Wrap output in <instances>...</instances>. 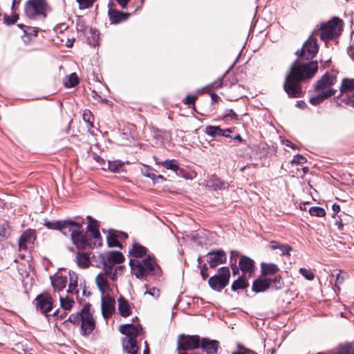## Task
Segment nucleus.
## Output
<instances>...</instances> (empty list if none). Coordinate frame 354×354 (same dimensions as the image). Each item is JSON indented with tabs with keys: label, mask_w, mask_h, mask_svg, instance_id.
<instances>
[{
	"label": "nucleus",
	"mask_w": 354,
	"mask_h": 354,
	"mask_svg": "<svg viewBox=\"0 0 354 354\" xmlns=\"http://www.w3.org/2000/svg\"><path fill=\"white\" fill-rule=\"evenodd\" d=\"M316 33L317 31L314 30L308 40L304 42L301 50L297 51L296 54L299 59L309 60L316 56L319 50L317 40L315 37Z\"/></svg>",
	"instance_id": "7"
},
{
	"label": "nucleus",
	"mask_w": 354,
	"mask_h": 354,
	"mask_svg": "<svg viewBox=\"0 0 354 354\" xmlns=\"http://www.w3.org/2000/svg\"><path fill=\"white\" fill-rule=\"evenodd\" d=\"M232 354H256L254 352L245 348L241 349L239 352H234Z\"/></svg>",
	"instance_id": "60"
},
{
	"label": "nucleus",
	"mask_w": 354,
	"mask_h": 354,
	"mask_svg": "<svg viewBox=\"0 0 354 354\" xmlns=\"http://www.w3.org/2000/svg\"><path fill=\"white\" fill-rule=\"evenodd\" d=\"M337 354H354V348L350 344L341 345L337 351Z\"/></svg>",
	"instance_id": "42"
},
{
	"label": "nucleus",
	"mask_w": 354,
	"mask_h": 354,
	"mask_svg": "<svg viewBox=\"0 0 354 354\" xmlns=\"http://www.w3.org/2000/svg\"><path fill=\"white\" fill-rule=\"evenodd\" d=\"M112 4L113 3H110L109 4V9L108 11V15L111 24H117L122 21H126L128 19L129 14L124 13L123 12L111 8V6Z\"/></svg>",
	"instance_id": "17"
},
{
	"label": "nucleus",
	"mask_w": 354,
	"mask_h": 354,
	"mask_svg": "<svg viewBox=\"0 0 354 354\" xmlns=\"http://www.w3.org/2000/svg\"><path fill=\"white\" fill-rule=\"evenodd\" d=\"M35 239V232L31 230L25 231L19 240V248L20 250H28L31 248Z\"/></svg>",
	"instance_id": "15"
},
{
	"label": "nucleus",
	"mask_w": 354,
	"mask_h": 354,
	"mask_svg": "<svg viewBox=\"0 0 354 354\" xmlns=\"http://www.w3.org/2000/svg\"><path fill=\"white\" fill-rule=\"evenodd\" d=\"M76 259L78 266L82 268H88L91 263L90 258L86 253L77 252Z\"/></svg>",
	"instance_id": "31"
},
{
	"label": "nucleus",
	"mask_w": 354,
	"mask_h": 354,
	"mask_svg": "<svg viewBox=\"0 0 354 354\" xmlns=\"http://www.w3.org/2000/svg\"><path fill=\"white\" fill-rule=\"evenodd\" d=\"M111 230L115 234V236L117 237V239L118 240L119 239H125L128 236L127 234L125 232L117 231V230Z\"/></svg>",
	"instance_id": "56"
},
{
	"label": "nucleus",
	"mask_w": 354,
	"mask_h": 354,
	"mask_svg": "<svg viewBox=\"0 0 354 354\" xmlns=\"http://www.w3.org/2000/svg\"><path fill=\"white\" fill-rule=\"evenodd\" d=\"M50 10L46 0H28L24 6L25 15L30 19L44 20Z\"/></svg>",
	"instance_id": "6"
},
{
	"label": "nucleus",
	"mask_w": 354,
	"mask_h": 354,
	"mask_svg": "<svg viewBox=\"0 0 354 354\" xmlns=\"http://www.w3.org/2000/svg\"><path fill=\"white\" fill-rule=\"evenodd\" d=\"M354 90V79L345 78L342 80L340 91L342 93L351 92Z\"/></svg>",
	"instance_id": "36"
},
{
	"label": "nucleus",
	"mask_w": 354,
	"mask_h": 354,
	"mask_svg": "<svg viewBox=\"0 0 354 354\" xmlns=\"http://www.w3.org/2000/svg\"><path fill=\"white\" fill-rule=\"evenodd\" d=\"M78 223L71 220L61 221L60 228L59 231H60L64 235L70 236L71 237L73 231L76 230V228L78 227Z\"/></svg>",
	"instance_id": "21"
},
{
	"label": "nucleus",
	"mask_w": 354,
	"mask_h": 354,
	"mask_svg": "<svg viewBox=\"0 0 354 354\" xmlns=\"http://www.w3.org/2000/svg\"><path fill=\"white\" fill-rule=\"evenodd\" d=\"M201 339L198 335H188L181 334L178 336L177 349L178 352L183 351L194 350L200 348Z\"/></svg>",
	"instance_id": "10"
},
{
	"label": "nucleus",
	"mask_w": 354,
	"mask_h": 354,
	"mask_svg": "<svg viewBox=\"0 0 354 354\" xmlns=\"http://www.w3.org/2000/svg\"><path fill=\"white\" fill-rule=\"evenodd\" d=\"M59 302L62 308L64 310H70L75 304V301L73 299L69 298L68 296L65 297L60 296Z\"/></svg>",
	"instance_id": "37"
},
{
	"label": "nucleus",
	"mask_w": 354,
	"mask_h": 354,
	"mask_svg": "<svg viewBox=\"0 0 354 354\" xmlns=\"http://www.w3.org/2000/svg\"><path fill=\"white\" fill-rule=\"evenodd\" d=\"M223 86V80L219 79L215 82H214L209 86L212 88H221Z\"/></svg>",
	"instance_id": "58"
},
{
	"label": "nucleus",
	"mask_w": 354,
	"mask_h": 354,
	"mask_svg": "<svg viewBox=\"0 0 354 354\" xmlns=\"http://www.w3.org/2000/svg\"><path fill=\"white\" fill-rule=\"evenodd\" d=\"M106 239L109 247H118L122 248V244L111 230L109 231V235L107 236Z\"/></svg>",
	"instance_id": "40"
},
{
	"label": "nucleus",
	"mask_w": 354,
	"mask_h": 354,
	"mask_svg": "<svg viewBox=\"0 0 354 354\" xmlns=\"http://www.w3.org/2000/svg\"><path fill=\"white\" fill-rule=\"evenodd\" d=\"M278 250L281 251L283 255H290V252L292 251V248L289 245L281 243Z\"/></svg>",
	"instance_id": "50"
},
{
	"label": "nucleus",
	"mask_w": 354,
	"mask_h": 354,
	"mask_svg": "<svg viewBox=\"0 0 354 354\" xmlns=\"http://www.w3.org/2000/svg\"><path fill=\"white\" fill-rule=\"evenodd\" d=\"M157 165H160L166 169H169L177 173L178 170H181L179 167L178 161L175 159L166 160L161 162L156 161Z\"/></svg>",
	"instance_id": "30"
},
{
	"label": "nucleus",
	"mask_w": 354,
	"mask_h": 354,
	"mask_svg": "<svg viewBox=\"0 0 354 354\" xmlns=\"http://www.w3.org/2000/svg\"><path fill=\"white\" fill-rule=\"evenodd\" d=\"M4 19L6 20V23L8 25H12L17 21V20L19 19V15L17 14H15L11 17L5 15Z\"/></svg>",
	"instance_id": "51"
},
{
	"label": "nucleus",
	"mask_w": 354,
	"mask_h": 354,
	"mask_svg": "<svg viewBox=\"0 0 354 354\" xmlns=\"http://www.w3.org/2000/svg\"><path fill=\"white\" fill-rule=\"evenodd\" d=\"M280 244L281 243L277 241H272L270 243V246L272 250H278V248H279Z\"/></svg>",
	"instance_id": "62"
},
{
	"label": "nucleus",
	"mask_w": 354,
	"mask_h": 354,
	"mask_svg": "<svg viewBox=\"0 0 354 354\" xmlns=\"http://www.w3.org/2000/svg\"><path fill=\"white\" fill-rule=\"evenodd\" d=\"M227 257L223 250H212L207 254V261L210 268H214L226 262Z\"/></svg>",
	"instance_id": "12"
},
{
	"label": "nucleus",
	"mask_w": 354,
	"mask_h": 354,
	"mask_svg": "<svg viewBox=\"0 0 354 354\" xmlns=\"http://www.w3.org/2000/svg\"><path fill=\"white\" fill-rule=\"evenodd\" d=\"M307 161V159L302 155L297 154L293 157V159L291 160L292 164H304Z\"/></svg>",
	"instance_id": "48"
},
{
	"label": "nucleus",
	"mask_w": 354,
	"mask_h": 354,
	"mask_svg": "<svg viewBox=\"0 0 354 354\" xmlns=\"http://www.w3.org/2000/svg\"><path fill=\"white\" fill-rule=\"evenodd\" d=\"M118 310L122 317H126L131 313V308L127 299L120 297L118 299Z\"/></svg>",
	"instance_id": "27"
},
{
	"label": "nucleus",
	"mask_w": 354,
	"mask_h": 354,
	"mask_svg": "<svg viewBox=\"0 0 354 354\" xmlns=\"http://www.w3.org/2000/svg\"><path fill=\"white\" fill-rule=\"evenodd\" d=\"M332 277H335V285L333 290L335 292L340 290V286L344 283V281L348 279V274L342 270H337L336 273L333 272Z\"/></svg>",
	"instance_id": "25"
},
{
	"label": "nucleus",
	"mask_w": 354,
	"mask_h": 354,
	"mask_svg": "<svg viewBox=\"0 0 354 354\" xmlns=\"http://www.w3.org/2000/svg\"><path fill=\"white\" fill-rule=\"evenodd\" d=\"M64 85L67 88H71L79 83V78L75 73L66 76L63 80Z\"/></svg>",
	"instance_id": "34"
},
{
	"label": "nucleus",
	"mask_w": 354,
	"mask_h": 354,
	"mask_svg": "<svg viewBox=\"0 0 354 354\" xmlns=\"http://www.w3.org/2000/svg\"><path fill=\"white\" fill-rule=\"evenodd\" d=\"M76 1L80 9H86L93 5L94 0H76Z\"/></svg>",
	"instance_id": "46"
},
{
	"label": "nucleus",
	"mask_w": 354,
	"mask_h": 354,
	"mask_svg": "<svg viewBox=\"0 0 354 354\" xmlns=\"http://www.w3.org/2000/svg\"><path fill=\"white\" fill-rule=\"evenodd\" d=\"M145 294H148L155 298H158L160 296L159 290L156 288H152L149 290H147Z\"/></svg>",
	"instance_id": "55"
},
{
	"label": "nucleus",
	"mask_w": 354,
	"mask_h": 354,
	"mask_svg": "<svg viewBox=\"0 0 354 354\" xmlns=\"http://www.w3.org/2000/svg\"><path fill=\"white\" fill-rule=\"evenodd\" d=\"M336 82V77L328 73L324 74L320 80H319L315 86L316 91L326 92L328 90H334L331 88Z\"/></svg>",
	"instance_id": "13"
},
{
	"label": "nucleus",
	"mask_w": 354,
	"mask_h": 354,
	"mask_svg": "<svg viewBox=\"0 0 354 354\" xmlns=\"http://www.w3.org/2000/svg\"><path fill=\"white\" fill-rule=\"evenodd\" d=\"M248 283L246 279L242 276L239 277L232 284V290L236 291L240 289H245L248 286Z\"/></svg>",
	"instance_id": "35"
},
{
	"label": "nucleus",
	"mask_w": 354,
	"mask_h": 354,
	"mask_svg": "<svg viewBox=\"0 0 354 354\" xmlns=\"http://www.w3.org/2000/svg\"><path fill=\"white\" fill-rule=\"evenodd\" d=\"M309 213L311 216L323 217L326 214V211L320 207H312L309 209Z\"/></svg>",
	"instance_id": "43"
},
{
	"label": "nucleus",
	"mask_w": 354,
	"mask_h": 354,
	"mask_svg": "<svg viewBox=\"0 0 354 354\" xmlns=\"http://www.w3.org/2000/svg\"><path fill=\"white\" fill-rule=\"evenodd\" d=\"M18 26L20 28L23 29L25 33H28V30H30V34L32 33L35 36H37V35L38 30H37V28H32V27H30V26H25L24 24H18Z\"/></svg>",
	"instance_id": "47"
},
{
	"label": "nucleus",
	"mask_w": 354,
	"mask_h": 354,
	"mask_svg": "<svg viewBox=\"0 0 354 354\" xmlns=\"http://www.w3.org/2000/svg\"><path fill=\"white\" fill-rule=\"evenodd\" d=\"M129 265L132 274L138 279H142L147 275H155L160 270V267L154 258L150 255L142 259H130Z\"/></svg>",
	"instance_id": "3"
},
{
	"label": "nucleus",
	"mask_w": 354,
	"mask_h": 354,
	"mask_svg": "<svg viewBox=\"0 0 354 354\" xmlns=\"http://www.w3.org/2000/svg\"><path fill=\"white\" fill-rule=\"evenodd\" d=\"M344 22L338 17H333L327 23H322L315 37L319 35L322 41H327L339 36L343 30Z\"/></svg>",
	"instance_id": "5"
},
{
	"label": "nucleus",
	"mask_w": 354,
	"mask_h": 354,
	"mask_svg": "<svg viewBox=\"0 0 354 354\" xmlns=\"http://www.w3.org/2000/svg\"><path fill=\"white\" fill-rule=\"evenodd\" d=\"M151 180L153 181V183H158L159 180H160L161 181H165L166 179L164 176H162V175H156L155 174V178H151Z\"/></svg>",
	"instance_id": "63"
},
{
	"label": "nucleus",
	"mask_w": 354,
	"mask_h": 354,
	"mask_svg": "<svg viewBox=\"0 0 354 354\" xmlns=\"http://www.w3.org/2000/svg\"><path fill=\"white\" fill-rule=\"evenodd\" d=\"M271 280L272 283H274L276 290L281 289L283 287V283L280 275L275 276L274 278Z\"/></svg>",
	"instance_id": "49"
},
{
	"label": "nucleus",
	"mask_w": 354,
	"mask_h": 354,
	"mask_svg": "<svg viewBox=\"0 0 354 354\" xmlns=\"http://www.w3.org/2000/svg\"><path fill=\"white\" fill-rule=\"evenodd\" d=\"M296 106L300 109H304L306 106V104L303 100H299L297 101Z\"/></svg>",
	"instance_id": "64"
},
{
	"label": "nucleus",
	"mask_w": 354,
	"mask_h": 354,
	"mask_svg": "<svg viewBox=\"0 0 354 354\" xmlns=\"http://www.w3.org/2000/svg\"><path fill=\"white\" fill-rule=\"evenodd\" d=\"M50 279L53 288L57 292L62 290L67 283V277L57 274L51 277Z\"/></svg>",
	"instance_id": "24"
},
{
	"label": "nucleus",
	"mask_w": 354,
	"mask_h": 354,
	"mask_svg": "<svg viewBox=\"0 0 354 354\" xmlns=\"http://www.w3.org/2000/svg\"><path fill=\"white\" fill-rule=\"evenodd\" d=\"M197 99V96L192 95H187L184 100V103L187 105L194 104Z\"/></svg>",
	"instance_id": "54"
},
{
	"label": "nucleus",
	"mask_w": 354,
	"mask_h": 354,
	"mask_svg": "<svg viewBox=\"0 0 354 354\" xmlns=\"http://www.w3.org/2000/svg\"><path fill=\"white\" fill-rule=\"evenodd\" d=\"M205 133L212 137L221 136L223 129L218 126H207L205 131Z\"/></svg>",
	"instance_id": "39"
},
{
	"label": "nucleus",
	"mask_w": 354,
	"mask_h": 354,
	"mask_svg": "<svg viewBox=\"0 0 354 354\" xmlns=\"http://www.w3.org/2000/svg\"><path fill=\"white\" fill-rule=\"evenodd\" d=\"M299 272L307 280L312 281L315 278L314 273L309 269L301 268Z\"/></svg>",
	"instance_id": "44"
},
{
	"label": "nucleus",
	"mask_w": 354,
	"mask_h": 354,
	"mask_svg": "<svg viewBox=\"0 0 354 354\" xmlns=\"http://www.w3.org/2000/svg\"><path fill=\"white\" fill-rule=\"evenodd\" d=\"M108 168L113 173H120L124 171V163L120 160L108 161Z\"/></svg>",
	"instance_id": "32"
},
{
	"label": "nucleus",
	"mask_w": 354,
	"mask_h": 354,
	"mask_svg": "<svg viewBox=\"0 0 354 354\" xmlns=\"http://www.w3.org/2000/svg\"><path fill=\"white\" fill-rule=\"evenodd\" d=\"M226 183L216 175H213L207 181V187L212 189L213 190H221L225 188Z\"/></svg>",
	"instance_id": "26"
},
{
	"label": "nucleus",
	"mask_w": 354,
	"mask_h": 354,
	"mask_svg": "<svg viewBox=\"0 0 354 354\" xmlns=\"http://www.w3.org/2000/svg\"><path fill=\"white\" fill-rule=\"evenodd\" d=\"M115 300L110 297L102 299V313L105 319L109 318L115 310Z\"/></svg>",
	"instance_id": "16"
},
{
	"label": "nucleus",
	"mask_w": 354,
	"mask_h": 354,
	"mask_svg": "<svg viewBox=\"0 0 354 354\" xmlns=\"http://www.w3.org/2000/svg\"><path fill=\"white\" fill-rule=\"evenodd\" d=\"M88 225L87 226L88 231L90 232L94 239H99L100 238V233L99 230V225L97 221L93 219L91 216H88Z\"/></svg>",
	"instance_id": "28"
},
{
	"label": "nucleus",
	"mask_w": 354,
	"mask_h": 354,
	"mask_svg": "<svg viewBox=\"0 0 354 354\" xmlns=\"http://www.w3.org/2000/svg\"><path fill=\"white\" fill-rule=\"evenodd\" d=\"M225 117L230 118L232 120H238L239 116L238 115L232 110V109H227L225 111Z\"/></svg>",
	"instance_id": "53"
},
{
	"label": "nucleus",
	"mask_w": 354,
	"mask_h": 354,
	"mask_svg": "<svg viewBox=\"0 0 354 354\" xmlns=\"http://www.w3.org/2000/svg\"><path fill=\"white\" fill-rule=\"evenodd\" d=\"M82 310L80 312H78L75 314H71L68 318L67 319V321H69L70 322L73 323L75 325H79L80 324L81 320L82 319Z\"/></svg>",
	"instance_id": "41"
},
{
	"label": "nucleus",
	"mask_w": 354,
	"mask_h": 354,
	"mask_svg": "<svg viewBox=\"0 0 354 354\" xmlns=\"http://www.w3.org/2000/svg\"><path fill=\"white\" fill-rule=\"evenodd\" d=\"M61 221H46L45 226L48 229L59 230L60 228Z\"/></svg>",
	"instance_id": "45"
},
{
	"label": "nucleus",
	"mask_w": 354,
	"mask_h": 354,
	"mask_svg": "<svg viewBox=\"0 0 354 354\" xmlns=\"http://www.w3.org/2000/svg\"><path fill=\"white\" fill-rule=\"evenodd\" d=\"M231 268H232V274L234 275H236L239 274L240 268L237 267V266L236 265V263H232Z\"/></svg>",
	"instance_id": "61"
},
{
	"label": "nucleus",
	"mask_w": 354,
	"mask_h": 354,
	"mask_svg": "<svg viewBox=\"0 0 354 354\" xmlns=\"http://www.w3.org/2000/svg\"><path fill=\"white\" fill-rule=\"evenodd\" d=\"M353 99H354V93L352 94L351 96L347 95V96L343 97L341 100V102L353 107V104H354Z\"/></svg>",
	"instance_id": "52"
},
{
	"label": "nucleus",
	"mask_w": 354,
	"mask_h": 354,
	"mask_svg": "<svg viewBox=\"0 0 354 354\" xmlns=\"http://www.w3.org/2000/svg\"><path fill=\"white\" fill-rule=\"evenodd\" d=\"M71 239L73 244L78 249H85L86 248L88 245V239L86 235L84 233L82 223H79L76 230L73 231Z\"/></svg>",
	"instance_id": "14"
},
{
	"label": "nucleus",
	"mask_w": 354,
	"mask_h": 354,
	"mask_svg": "<svg viewBox=\"0 0 354 354\" xmlns=\"http://www.w3.org/2000/svg\"><path fill=\"white\" fill-rule=\"evenodd\" d=\"M230 271L228 267L224 266L218 269V274L211 277L208 280L210 288L216 291H221L228 284Z\"/></svg>",
	"instance_id": "8"
},
{
	"label": "nucleus",
	"mask_w": 354,
	"mask_h": 354,
	"mask_svg": "<svg viewBox=\"0 0 354 354\" xmlns=\"http://www.w3.org/2000/svg\"><path fill=\"white\" fill-rule=\"evenodd\" d=\"M200 347L203 348L207 354H215L218 351V342L216 340L202 338Z\"/></svg>",
	"instance_id": "19"
},
{
	"label": "nucleus",
	"mask_w": 354,
	"mask_h": 354,
	"mask_svg": "<svg viewBox=\"0 0 354 354\" xmlns=\"http://www.w3.org/2000/svg\"><path fill=\"white\" fill-rule=\"evenodd\" d=\"M207 270H208V268H207L206 264H204L201 266V274L204 280H205L207 278V277L209 276Z\"/></svg>",
	"instance_id": "57"
},
{
	"label": "nucleus",
	"mask_w": 354,
	"mask_h": 354,
	"mask_svg": "<svg viewBox=\"0 0 354 354\" xmlns=\"http://www.w3.org/2000/svg\"><path fill=\"white\" fill-rule=\"evenodd\" d=\"M95 282L102 294L109 290V283L106 277L102 273L97 274L95 278Z\"/></svg>",
	"instance_id": "29"
},
{
	"label": "nucleus",
	"mask_w": 354,
	"mask_h": 354,
	"mask_svg": "<svg viewBox=\"0 0 354 354\" xmlns=\"http://www.w3.org/2000/svg\"><path fill=\"white\" fill-rule=\"evenodd\" d=\"M67 292L70 294H77V277L74 273L73 274H70V283L68 285V288L67 290Z\"/></svg>",
	"instance_id": "38"
},
{
	"label": "nucleus",
	"mask_w": 354,
	"mask_h": 354,
	"mask_svg": "<svg viewBox=\"0 0 354 354\" xmlns=\"http://www.w3.org/2000/svg\"><path fill=\"white\" fill-rule=\"evenodd\" d=\"M239 266L243 272H248L250 275L254 270V261L246 256H242L240 258Z\"/></svg>",
	"instance_id": "22"
},
{
	"label": "nucleus",
	"mask_w": 354,
	"mask_h": 354,
	"mask_svg": "<svg viewBox=\"0 0 354 354\" xmlns=\"http://www.w3.org/2000/svg\"><path fill=\"white\" fill-rule=\"evenodd\" d=\"M143 174L145 176L150 178L151 179L155 178V174L151 172V169L149 167H146L145 171H143Z\"/></svg>",
	"instance_id": "59"
},
{
	"label": "nucleus",
	"mask_w": 354,
	"mask_h": 354,
	"mask_svg": "<svg viewBox=\"0 0 354 354\" xmlns=\"http://www.w3.org/2000/svg\"><path fill=\"white\" fill-rule=\"evenodd\" d=\"M142 330L141 325L133 324H123L120 326V332L126 336L122 338L123 349L129 354H137L138 346L137 345V337Z\"/></svg>",
	"instance_id": "4"
},
{
	"label": "nucleus",
	"mask_w": 354,
	"mask_h": 354,
	"mask_svg": "<svg viewBox=\"0 0 354 354\" xmlns=\"http://www.w3.org/2000/svg\"><path fill=\"white\" fill-rule=\"evenodd\" d=\"M147 251V248L139 243H134L132 245L131 249L129 251V255L131 257V259H139L146 257Z\"/></svg>",
	"instance_id": "20"
},
{
	"label": "nucleus",
	"mask_w": 354,
	"mask_h": 354,
	"mask_svg": "<svg viewBox=\"0 0 354 354\" xmlns=\"http://www.w3.org/2000/svg\"><path fill=\"white\" fill-rule=\"evenodd\" d=\"M100 258L105 274L111 280H115L118 274H120L123 270L124 267L118 266L124 260L122 253L119 251H111L101 254Z\"/></svg>",
	"instance_id": "2"
},
{
	"label": "nucleus",
	"mask_w": 354,
	"mask_h": 354,
	"mask_svg": "<svg viewBox=\"0 0 354 354\" xmlns=\"http://www.w3.org/2000/svg\"><path fill=\"white\" fill-rule=\"evenodd\" d=\"M279 270V268L276 264L274 263H266L261 264V272L263 275L274 274Z\"/></svg>",
	"instance_id": "33"
},
{
	"label": "nucleus",
	"mask_w": 354,
	"mask_h": 354,
	"mask_svg": "<svg viewBox=\"0 0 354 354\" xmlns=\"http://www.w3.org/2000/svg\"><path fill=\"white\" fill-rule=\"evenodd\" d=\"M272 283L271 279L259 277L253 281L252 290L255 292L267 290Z\"/></svg>",
	"instance_id": "18"
},
{
	"label": "nucleus",
	"mask_w": 354,
	"mask_h": 354,
	"mask_svg": "<svg viewBox=\"0 0 354 354\" xmlns=\"http://www.w3.org/2000/svg\"><path fill=\"white\" fill-rule=\"evenodd\" d=\"M318 94L313 97L310 98V103L314 106L321 104L324 100L329 98L330 97L335 95L336 90H328L326 92L317 91Z\"/></svg>",
	"instance_id": "23"
},
{
	"label": "nucleus",
	"mask_w": 354,
	"mask_h": 354,
	"mask_svg": "<svg viewBox=\"0 0 354 354\" xmlns=\"http://www.w3.org/2000/svg\"><path fill=\"white\" fill-rule=\"evenodd\" d=\"M37 310L48 316V313L52 310L53 300L51 295L47 292L39 295L36 297Z\"/></svg>",
	"instance_id": "11"
},
{
	"label": "nucleus",
	"mask_w": 354,
	"mask_h": 354,
	"mask_svg": "<svg viewBox=\"0 0 354 354\" xmlns=\"http://www.w3.org/2000/svg\"><path fill=\"white\" fill-rule=\"evenodd\" d=\"M91 305L86 304L82 308V319L80 322L81 334L88 336L92 333L95 328V322L91 312Z\"/></svg>",
	"instance_id": "9"
},
{
	"label": "nucleus",
	"mask_w": 354,
	"mask_h": 354,
	"mask_svg": "<svg viewBox=\"0 0 354 354\" xmlns=\"http://www.w3.org/2000/svg\"><path fill=\"white\" fill-rule=\"evenodd\" d=\"M318 64L317 61H311L305 64H300L295 61L291 65L290 72L286 75L283 84V88L290 97H299L302 91L300 82L305 79L312 78L317 72Z\"/></svg>",
	"instance_id": "1"
}]
</instances>
